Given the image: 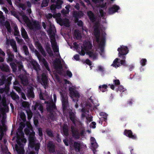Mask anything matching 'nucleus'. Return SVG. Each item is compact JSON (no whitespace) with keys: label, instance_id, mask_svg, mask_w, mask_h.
<instances>
[{"label":"nucleus","instance_id":"1","mask_svg":"<svg viewBox=\"0 0 154 154\" xmlns=\"http://www.w3.org/2000/svg\"><path fill=\"white\" fill-rule=\"evenodd\" d=\"M92 47V45L89 42H85L83 46L82 47V49L80 54L84 55L86 52L87 54H88L90 57H92L94 58H95L97 56V54L94 53L93 51H90Z\"/></svg>","mask_w":154,"mask_h":154},{"label":"nucleus","instance_id":"2","mask_svg":"<svg viewBox=\"0 0 154 154\" xmlns=\"http://www.w3.org/2000/svg\"><path fill=\"white\" fill-rule=\"evenodd\" d=\"M48 32L50 34V38L51 40V42L54 51L55 52L58 53V48L55 41V28L54 26H51L48 30Z\"/></svg>","mask_w":154,"mask_h":154},{"label":"nucleus","instance_id":"3","mask_svg":"<svg viewBox=\"0 0 154 154\" xmlns=\"http://www.w3.org/2000/svg\"><path fill=\"white\" fill-rule=\"evenodd\" d=\"M64 81L67 86L68 85L69 90V91L70 95V97L73 99V101H74V97L77 98H78L79 97V94L78 92L75 90V87L73 86L71 83L66 79L64 80Z\"/></svg>","mask_w":154,"mask_h":154},{"label":"nucleus","instance_id":"4","mask_svg":"<svg viewBox=\"0 0 154 154\" xmlns=\"http://www.w3.org/2000/svg\"><path fill=\"white\" fill-rule=\"evenodd\" d=\"M94 33L96 38V41L98 42L99 45V48L100 49L101 51L102 52L103 50V47L105 46V38L101 39L100 41L99 42V31L97 28V27L94 28Z\"/></svg>","mask_w":154,"mask_h":154},{"label":"nucleus","instance_id":"5","mask_svg":"<svg viewBox=\"0 0 154 154\" xmlns=\"http://www.w3.org/2000/svg\"><path fill=\"white\" fill-rule=\"evenodd\" d=\"M117 51L119 52V57L121 59L125 60L126 55L129 51L127 47L123 45L121 46L118 48Z\"/></svg>","mask_w":154,"mask_h":154},{"label":"nucleus","instance_id":"6","mask_svg":"<svg viewBox=\"0 0 154 154\" xmlns=\"http://www.w3.org/2000/svg\"><path fill=\"white\" fill-rule=\"evenodd\" d=\"M122 65L124 66H127L128 65L126 63L125 60L121 59L120 58H116L113 61L111 66L116 68L119 67Z\"/></svg>","mask_w":154,"mask_h":154},{"label":"nucleus","instance_id":"7","mask_svg":"<svg viewBox=\"0 0 154 154\" xmlns=\"http://www.w3.org/2000/svg\"><path fill=\"white\" fill-rule=\"evenodd\" d=\"M26 23L27 26L30 29H38L39 24L38 22L33 21L32 23L30 22L27 17H25Z\"/></svg>","mask_w":154,"mask_h":154},{"label":"nucleus","instance_id":"8","mask_svg":"<svg viewBox=\"0 0 154 154\" xmlns=\"http://www.w3.org/2000/svg\"><path fill=\"white\" fill-rule=\"evenodd\" d=\"M21 142L23 143L20 140H17V142L18 145L16 144L15 146V148L16 151L18 154H24V150L23 148V145L21 143Z\"/></svg>","mask_w":154,"mask_h":154},{"label":"nucleus","instance_id":"9","mask_svg":"<svg viewBox=\"0 0 154 154\" xmlns=\"http://www.w3.org/2000/svg\"><path fill=\"white\" fill-rule=\"evenodd\" d=\"M2 105L3 107L0 109V111L2 113L4 114L5 112H8V107L6 103V100L5 98H3L1 99V97L0 95V105Z\"/></svg>","mask_w":154,"mask_h":154},{"label":"nucleus","instance_id":"10","mask_svg":"<svg viewBox=\"0 0 154 154\" xmlns=\"http://www.w3.org/2000/svg\"><path fill=\"white\" fill-rule=\"evenodd\" d=\"M23 128V127L22 128H21L18 129V131L17 133V136L18 140H20L22 143H25L26 142V140L23 137L24 134L23 132L22 131Z\"/></svg>","mask_w":154,"mask_h":154},{"label":"nucleus","instance_id":"11","mask_svg":"<svg viewBox=\"0 0 154 154\" xmlns=\"http://www.w3.org/2000/svg\"><path fill=\"white\" fill-rule=\"evenodd\" d=\"M120 9V7L116 4L113 5L108 9V13L109 14H112L116 12H118Z\"/></svg>","mask_w":154,"mask_h":154},{"label":"nucleus","instance_id":"12","mask_svg":"<svg viewBox=\"0 0 154 154\" xmlns=\"http://www.w3.org/2000/svg\"><path fill=\"white\" fill-rule=\"evenodd\" d=\"M124 134L126 136L133 140H136L137 136L135 134H133V132L131 130L125 129L124 132Z\"/></svg>","mask_w":154,"mask_h":154},{"label":"nucleus","instance_id":"13","mask_svg":"<svg viewBox=\"0 0 154 154\" xmlns=\"http://www.w3.org/2000/svg\"><path fill=\"white\" fill-rule=\"evenodd\" d=\"M29 64L32 68L38 71L39 70V66L38 64L34 60H31Z\"/></svg>","mask_w":154,"mask_h":154},{"label":"nucleus","instance_id":"14","mask_svg":"<svg viewBox=\"0 0 154 154\" xmlns=\"http://www.w3.org/2000/svg\"><path fill=\"white\" fill-rule=\"evenodd\" d=\"M26 95L29 98H33L34 97V95L33 91L32 88L30 87L27 89L26 92Z\"/></svg>","mask_w":154,"mask_h":154},{"label":"nucleus","instance_id":"15","mask_svg":"<svg viewBox=\"0 0 154 154\" xmlns=\"http://www.w3.org/2000/svg\"><path fill=\"white\" fill-rule=\"evenodd\" d=\"M7 53L8 55V58L7 59V62H9L12 61L14 58V55L9 50H7Z\"/></svg>","mask_w":154,"mask_h":154},{"label":"nucleus","instance_id":"16","mask_svg":"<svg viewBox=\"0 0 154 154\" xmlns=\"http://www.w3.org/2000/svg\"><path fill=\"white\" fill-rule=\"evenodd\" d=\"M37 109H39L42 113L43 112V106L39 102L36 103L34 107L35 110H36Z\"/></svg>","mask_w":154,"mask_h":154},{"label":"nucleus","instance_id":"17","mask_svg":"<svg viewBox=\"0 0 154 154\" xmlns=\"http://www.w3.org/2000/svg\"><path fill=\"white\" fill-rule=\"evenodd\" d=\"M42 84L45 86V88L46 87L47 85L48 81L46 75L45 73H43L42 74Z\"/></svg>","mask_w":154,"mask_h":154},{"label":"nucleus","instance_id":"18","mask_svg":"<svg viewBox=\"0 0 154 154\" xmlns=\"http://www.w3.org/2000/svg\"><path fill=\"white\" fill-rule=\"evenodd\" d=\"M59 23L61 26L64 25L67 27L69 26V20L67 19H65L63 20H61V22Z\"/></svg>","mask_w":154,"mask_h":154},{"label":"nucleus","instance_id":"19","mask_svg":"<svg viewBox=\"0 0 154 154\" xmlns=\"http://www.w3.org/2000/svg\"><path fill=\"white\" fill-rule=\"evenodd\" d=\"M10 43L14 51L15 52H17V50L15 41L14 40H11L10 41Z\"/></svg>","mask_w":154,"mask_h":154},{"label":"nucleus","instance_id":"20","mask_svg":"<svg viewBox=\"0 0 154 154\" xmlns=\"http://www.w3.org/2000/svg\"><path fill=\"white\" fill-rule=\"evenodd\" d=\"M1 69L2 70L6 72H8L9 71V66L6 64H2L0 66Z\"/></svg>","mask_w":154,"mask_h":154},{"label":"nucleus","instance_id":"21","mask_svg":"<svg viewBox=\"0 0 154 154\" xmlns=\"http://www.w3.org/2000/svg\"><path fill=\"white\" fill-rule=\"evenodd\" d=\"M62 103L64 109H65L66 107L67 106L68 103V101L67 98L66 97H63L62 96Z\"/></svg>","mask_w":154,"mask_h":154},{"label":"nucleus","instance_id":"22","mask_svg":"<svg viewBox=\"0 0 154 154\" xmlns=\"http://www.w3.org/2000/svg\"><path fill=\"white\" fill-rule=\"evenodd\" d=\"M21 35L23 38L25 39L28 38V36L27 33L25 29L23 27H22L21 29Z\"/></svg>","mask_w":154,"mask_h":154},{"label":"nucleus","instance_id":"23","mask_svg":"<svg viewBox=\"0 0 154 154\" xmlns=\"http://www.w3.org/2000/svg\"><path fill=\"white\" fill-rule=\"evenodd\" d=\"M48 147L50 152H53L54 151V146L51 142H49L48 143Z\"/></svg>","mask_w":154,"mask_h":154},{"label":"nucleus","instance_id":"24","mask_svg":"<svg viewBox=\"0 0 154 154\" xmlns=\"http://www.w3.org/2000/svg\"><path fill=\"white\" fill-rule=\"evenodd\" d=\"M70 6L67 5L66 6L65 9H63L61 11V13L64 15H65L67 14H68L69 11V8Z\"/></svg>","mask_w":154,"mask_h":154},{"label":"nucleus","instance_id":"25","mask_svg":"<svg viewBox=\"0 0 154 154\" xmlns=\"http://www.w3.org/2000/svg\"><path fill=\"white\" fill-rule=\"evenodd\" d=\"M36 46L41 52L42 54L44 56H45L46 55L45 52L43 48L42 47L41 45L39 43H37L36 44Z\"/></svg>","mask_w":154,"mask_h":154},{"label":"nucleus","instance_id":"26","mask_svg":"<svg viewBox=\"0 0 154 154\" xmlns=\"http://www.w3.org/2000/svg\"><path fill=\"white\" fill-rule=\"evenodd\" d=\"M87 14L90 20L93 22L94 20V17L93 13L91 11H89L88 12Z\"/></svg>","mask_w":154,"mask_h":154},{"label":"nucleus","instance_id":"27","mask_svg":"<svg viewBox=\"0 0 154 154\" xmlns=\"http://www.w3.org/2000/svg\"><path fill=\"white\" fill-rule=\"evenodd\" d=\"M63 2L60 0H57L56 2V7L57 8L59 9L61 8V5Z\"/></svg>","mask_w":154,"mask_h":154},{"label":"nucleus","instance_id":"28","mask_svg":"<svg viewBox=\"0 0 154 154\" xmlns=\"http://www.w3.org/2000/svg\"><path fill=\"white\" fill-rule=\"evenodd\" d=\"M29 142L32 146H33L35 145V138L34 137V135L32 136H29Z\"/></svg>","mask_w":154,"mask_h":154},{"label":"nucleus","instance_id":"29","mask_svg":"<svg viewBox=\"0 0 154 154\" xmlns=\"http://www.w3.org/2000/svg\"><path fill=\"white\" fill-rule=\"evenodd\" d=\"M26 112L28 116V119H30L32 116V113L31 110L29 109L26 110Z\"/></svg>","mask_w":154,"mask_h":154},{"label":"nucleus","instance_id":"30","mask_svg":"<svg viewBox=\"0 0 154 154\" xmlns=\"http://www.w3.org/2000/svg\"><path fill=\"white\" fill-rule=\"evenodd\" d=\"M42 61L43 64H44L45 66L46 67V68L50 72V70L48 66V63H47V62L44 59H42Z\"/></svg>","mask_w":154,"mask_h":154},{"label":"nucleus","instance_id":"31","mask_svg":"<svg viewBox=\"0 0 154 154\" xmlns=\"http://www.w3.org/2000/svg\"><path fill=\"white\" fill-rule=\"evenodd\" d=\"M63 131L64 134L65 135H67L68 134V131L67 127L66 125H64L63 127Z\"/></svg>","mask_w":154,"mask_h":154},{"label":"nucleus","instance_id":"32","mask_svg":"<svg viewBox=\"0 0 154 154\" xmlns=\"http://www.w3.org/2000/svg\"><path fill=\"white\" fill-rule=\"evenodd\" d=\"M61 14L58 13L56 14L55 17L56 20L58 23L61 22V19L60 18Z\"/></svg>","mask_w":154,"mask_h":154},{"label":"nucleus","instance_id":"33","mask_svg":"<svg viewBox=\"0 0 154 154\" xmlns=\"http://www.w3.org/2000/svg\"><path fill=\"white\" fill-rule=\"evenodd\" d=\"M5 26L6 27L8 31L11 33V30L10 28V25L9 23L8 22H6L5 24Z\"/></svg>","mask_w":154,"mask_h":154},{"label":"nucleus","instance_id":"34","mask_svg":"<svg viewBox=\"0 0 154 154\" xmlns=\"http://www.w3.org/2000/svg\"><path fill=\"white\" fill-rule=\"evenodd\" d=\"M116 90L117 92L119 91L121 92L124 91V88L122 86L120 85L119 86L118 88L116 89Z\"/></svg>","mask_w":154,"mask_h":154},{"label":"nucleus","instance_id":"35","mask_svg":"<svg viewBox=\"0 0 154 154\" xmlns=\"http://www.w3.org/2000/svg\"><path fill=\"white\" fill-rule=\"evenodd\" d=\"M74 146L75 150L76 151H79L80 146V144L76 142H75L74 143Z\"/></svg>","mask_w":154,"mask_h":154},{"label":"nucleus","instance_id":"36","mask_svg":"<svg viewBox=\"0 0 154 154\" xmlns=\"http://www.w3.org/2000/svg\"><path fill=\"white\" fill-rule=\"evenodd\" d=\"M10 64L13 71L15 72L17 70V66L14 63H11Z\"/></svg>","mask_w":154,"mask_h":154},{"label":"nucleus","instance_id":"37","mask_svg":"<svg viewBox=\"0 0 154 154\" xmlns=\"http://www.w3.org/2000/svg\"><path fill=\"white\" fill-rule=\"evenodd\" d=\"M74 35L75 37L79 39L81 37V35L79 31L75 30L74 32Z\"/></svg>","mask_w":154,"mask_h":154},{"label":"nucleus","instance_id":"38","mask_svg":"<svg viewBox=\"0 0 154 154\" xmlns=\"http://www.w3.org/2000/svg\"><path fill=\"white\" fill-rule=\"evenodd\" d=\"M11 95L12 98L14 100L18 99L19 98L18 96L14 92L11 93Z\"/></svg>","mask_w":154,"mask_h":154},{"label":"nucleus","instance_id":"39","mask_svg":"<svg viewBox=\"0 0 154 154\" xmlns=\"http://www.w3.org/2000/svg\"><path fill=\"white\" fill-rule=\"evenodd\" d=\"M48 2L47 0H43L42 4L41 7H46L48 5Z\"/></svg>","mask_w":154,"mask_h":154},{"label":"nucleus","instance_id":"40","mask_svg":"<svg viewBox=\"0 0 154 154\" xmlns=\"http://www.w3.org/2000/svg\"><path fill=\"white\" fill-rule=\"evenodd\" d=\"M20 115L21 118L23 121H24L26 119V115L23 112H21L20 113Z\"/></svg>","mask_w":154,"mask_h":154},{"label":"nucleus","instance_id":"41","mask_svg":"<svg viewBox=\"0 0 154 154\" xmlns=\"http://www.w3.org/2000/svg\"><path fill=\"white\" fill-rule=\"evenodd\" d=\"M22 105L24 108H29V103L25 101L23 102L22 103Z\"/></svg>","mask_w":154,"mask_h":154},{"label":"nucleus","instance_id":"42","mask_svg":"<svg viewBox=\"0 0 154 154\" xmlns=\"http://www.w3.org/2000/svg\"><path fill=\"white\" fill-rule=\"evenodd\" d=\"M116 0H106V5H111ZM107 7H106V8Z\"/></svg>","mask_w":154,"mask_h":154},{"label":"nucleus","instance_id":"43","mask_svg":"<svg viewBox=\"0 0 154 154\" xmlns=\"http://www.w3.org/2000/svg\"><path fill=\"white\" fill-rule=\"evenodd\" d=\"M23 49L25 54L26 55H28L29 54V52L27 47L26 46L24 45L23 47Z\"/></svg>","mask_w":154,"mask_h":154},{"label":"nucleus","instance_id":"44","mask_svg":"<svg viewBox=\"0 0 154 154\" xmlns=\"http://www.w3.org/2000/svg\"><path fill=\"white\" fill-rule=\"evenodd\" d=\"M147 62V60L146 59H142L140 61V63L142 66H145Z\"/></svg>","mask_w":154,"mask_h":154},{"label":"nucleus","instance_id":"45","mask_svg":"<svg viewBox=\"0 0 154 154\" xmlns=\"http://www.w3.org/2000/svg\"><path fill=\"white\" fill-rule=\"evenodd\" d=\"M19 34V32L18 30L17 27L16 26H15L14 27V35H17Z\"/></svg>","mask_w":154,"mask_h":154},{"label":"nucleus","instance_id":"46","mask_svg":"<svg viewBox=\"0 0 154 154\" xmlns=\"http://www.w3.org/2000/svg\"><path fill=\"white\" fill-rule=\"evenodd\" d=\"M56 7V5L54 4L52 5H51L50 7V9L51 11L52 12H54Z\"/></svg>","mask_w":154,"mask_h":154},{"label":"nucleus","instance_id":"47","mask_svg":"<svg viewBox=\"0 0 154 154\" xmlns=\"http://www.w3.org/2000/svg\"><path fill=\"white\" fill-rule=\"evenodd\" d=\"M113 82L116 86L119 85L120 84V82L119 79H116L113 81Z\"/></svg>","mask_w":154,"mask_h":154},{"label":"nucleus","instance_id":"48","mask_svg":"<svg viewBox=\"0 0 154 154\" xmlns=\"http://www.w3.org/2000/svg\"><path fill=\"white\" fill-rule=\"evenodd\" d=\"M75 22L77 23V25L79 26H81L82 25V22L81 20L79 21L78 20L76 19L75 20Z\"/></svg>","mask_w":154,"mask_h":154},{"label":"nucleus","instance_id":"49","mask_svg":"<svg viewBox=\"0 0 154 154\" xmlns=\"http://www.w3.org/2000/svg\"><path fill=\"white\" fill-rule=\"evenodd\" d=\"M22 83L24 85H26L28 84V80L27 79H21Z\"/></svg>","mask_w":154,"mask_h":154},{"label":"nucleus","instance_id":"50","mask_svg":"<svg viewBox=\"0 0 154 154\" xmlns=\"http://www.w3.org/2000/svg\"><path fill=\"white\" fill-rule=\"evenodd\" d=\"M92 147L94 149H96L98 145L96 143H94L93 142L91 143Z\"/></svg>","mask_w":154,"mask_h":154},{"label":"nucleus","instance_id":"51","mask_svg":"<svg viewBox=\"0 0 154 154\" xmlns=\"http://www.w3.org/2000/svg\"><path fill=\"white\" fill-rule=\"evenodd\" d=\"M99 88H100V90H102L103 91H105V90H103V89H104L105 90L106 88V85H103L102 86H100Z\"/></svg>","mask_w":154,"mask_h":154},{"label":"nucleus","instance_id":"52","mask_svg":"<svg viewBox=\"0 0 154 154\" xmlns=\"http://www.w3.org/2000/svg\"><path fill=\"white\" fill-rule=\"evenodd\" d=\"M3 135V133L2 129L0 128V140H1Z\"/></svg>","mask_w":154,"mask_h":154},{"label":"nucleus","instance_id":"53","mask_svg":"<svg viewBox=\"0 0 154 154\" xmlns=\"http://www.w3.org/2000/svg\"><path fill=\"white\" fill-rule=\"evenodd\" d=\"M96 123L94 122H92L91 123L90 127L93 128H95L96 127Z\"/></svg>","mask_w":154,"mask_h":154},{"label":"nucleus","instance_id":"54","mask_svg":"<svg viewBox=\"0 0 154 154\" xmlns=\"http://www.w3.org/2000/svg\"><path fill=\"white\" fill-rule=\"evenodd\" d=\"M47 51H48V53L50 55V56H51L53 55L52 52L51 51L50 48H48L47 50Z\"/></svg>","mask_w":154,"mask_h":154},{"label":"nucleus","instance_id":"55","mask_svg":"<svg viewBox=\"0 0 154 154\" xmlns=\"http://www.w3.org/2000/svg\"><path fill=\"white\" fill-rule=\"evenodd\" d=\"M40 0H32L31 3L32 4H35L38 3V2Z\"/></svg>","mask_w":154,"mask_h":154},{"label":"nucleus","instance_id":"56","mask_svg":"<svg viewBox=\"0 0 154 154\" xmlns=\"http://www.w3.org/2000/svg\"><path fill=\"white\" fill-rule=\"evenodd\" d=\"M128 67H129V70L130 71H131L134 68V67L133 65H130Z\"/></svg>","mask_w":154,"mask_h":154},{"label":"nucleus","instance_id":"57","mask_svg":"<svg viewBox=\"0 0 154 154\" xmlns=\"http://www.w3.org/2000/svg\"><path fill=\"white\" fill-rule=\"evenodd\" d=\"M16 63H17V64H18L19 65L18 67L20 69H21L22 68L23 66L21 64V62H17Z\"/></svg>","mask_w":154,"mask_h":154},{"label":"nucleus","instance_id":"58","mask_svg":"<svg viewBox=\"0 0 154 154\" xmlns=\"http://www.w3.org/2000/svg\"><path fill=\"white\" fill-rule=\"evenodd\" d=\"M67 75L69 77H71L72 75V73L69 71H67L66 72Z\"/></svg>","mask_w":154,"mask_h":154},{"label":"nucleus","instance_id":"59","mask_svg":"<svg viewBox=\"0 0 154 154\" xmlns=\"http://www.w3.org/2000/svg\"><path fill=\"white\" fill-rule=\"evenodd\" d=\"M38 131L39 136H41L42 135V130L41 128H39L38 129Z\"/></svg>","mask_w":154,"mask_h":154},{"label":"nucleus","instance_id":"60","mask_svg":"<svg viewBox=\"0 0 154 154\" xmlns=\"http://www.w3.org/2000/svg\"><path fill=\"white\" fill-rule=\"evenodd\" d=\"M3 13L1 11H0V18L3 19H4V17L3 15Z\"/></svg>","mask_w":154,"mask_h":154},{"label":"nucleus","instance_id":"61","mask_svg":"<svg viewBox=\"0 0 154 154\" xmlns=\"http://www.w3.org/2000/svg\"><path fill=\"white\" fill-rule=\"evenodd\" d=\"M39 143H37L35 144V149L36 150H38L39 148Z\"/></svg>","mask_w":154,"mask_h":154},{"label":"nucleus","instance_id":"62","mask_svg":"<svg viewBox=\"0 0 154 154\" xmlns=\"http://www.w3.org/2000/svg\"><path fill=\"white\" fill-rule=\"evenodd\" d=\"M86 62L87 64H88L89 65H91V62L88 59L86 60Z\"/></svg>","mask_w":154,"mask_h":154},{"label":"nucleus","instance_id":"63","mask_svg":"<svg viewBox=\"0 0 154 154\" xmlns=\"http://www.w3.org/2000/svg\"><path fill=\"white\" fill-rule=\"evenodd\" d=\"M3 10L5 11L6 13H8V10L7 8L5 7H3L2 8Z\"/></svg>","mask_w":154,"mask_h":154},{"label":"nucleus","instance_id":"64","mask_svg":"<svg viewBox=\"0 0 154 154\" xmlns=\"http://www.w3.org/2000/svg\"><path fill=\"white\" fill-rule=\"evenodd\" d=\"M16 39L18 42L20 43L22 42V39L19 38L18 37H16Z\"/></svg>","mask_w":154,"mask_h":154}]
</instances>
